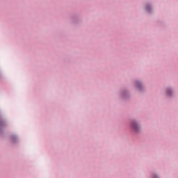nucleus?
<instances>
[{
    "label": "nucleus",
    "mask_w": 178,
    "mask_h": 178,
    "mask_svg": "<svg viewBox=\"0 0 178 178\" xmlns=\"http://www.w3.org/2000/svg\"><path fill=\"white\" fill-rule=\"evenodd\" d=\"M172 93V91L171 90H167V94L168 95H170V94Z\"/></svg>",
    "instance_id": "2"
},
{
    "label": "nucleus",
    "mask_w": 178,
    "mask_h": 178,
    "mask_svg": "<svg viewBox=\"0 0 178 178\" xmlns=\"http://www.w3.org/2000/svg\"><path fill=\"white\" fill-rule=\"evenodd\" d=\"M150 8H149V6H146V10H149Z\"/></svg>",
    "instance_id": "3"
},
{
    "label": "nucleus",
    "mask_w": 178,
    "mask_h": 178,
    "mask_svg": "<svg viewBox=\"0 0 178 178\" xmlns=\"http://www.w3.org/2000/svg\"><path fill=\"white\" fill-rule=\"evenodd\" d=\"M131 126L134 130H135L136 131H138V125L137 124V122H133L131 124Z\"/></svg>",
    "instance_id": "1"
},
{
    "label": "nucleus",
    "mask_w": 178,
    "mask_h": 178,
    "mask_svg": "<svg viewBox=\"0 0 178 178\" xmlns=\"http://www.w3.org/2000/svg\"><path fill=\"white\" fill-rule=\"evenodd\" d=\"M153 178H158V177H156V175H154Z\"/></svg>",
    "instance_id": "4"
}]
</instances>
